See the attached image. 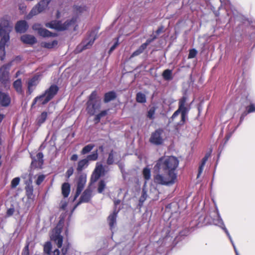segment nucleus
<instances>
[{
	"label": "nucleus",
	"mask_w": 255,
	"mask_h": 255,
	"mask_svg": "<svg viewBox=\"0 0 255 255\" xmlns=\"http://www.w3.org/2000/svg\"><path fill=\"white\" fill-rule=\"evenodd\" d=\"M10 17L5 15L0 19V58L3 60L5 58V46L9 40V33L12 29V24L10 22Z\"/></svg>",
	"instance_id": "nucleus-1"
},
{
	"label": "nucleus",
	"mask_w": 255,
	"mask_h": 255,
	"mask_svg": "<svg viewBox=\"0 0 255 255\" xmlns=\"http://www.w3.org/2000/svg\"><path fill=\"white\" fill-rule=\"evenodd\" d=\"M179 165V160L174 156L164 157L159 158L154 166L155 171H159L162 170L164 172L174 176H177L175 170Z\"/></svg>",
	"instance_id": "nucleus-2"
},
{
	"label": "nucleus",
	"mask_w": 255,
	"mask_h": 255,
	"mask_svg": "<svg viewBox=\"0 0 255 255\" xmlns=\"http://www.w3.org/2000/svg\"><path fill=\"white\" fill-rule=\"evenodd\" d=\"M59 90V88L57 85L52 84L42 94L36 97L33 99L31 107H33L37 103H38L39 106L46 105L54 98Z\"/></svg>",
	"instance_id": "nucleus-3"
},
{
	"label": "nucleus",
	"mask_w": 255,
	"mask_h": 255,
	"mask_svg": "<svg viewBox=\"0 0 255 255\" xmlns=\"http://www.w3.org/2000/svg\"><path fill=\"white\" fill-rule=\"evenodd\" d=\"M86 105V111L90 116H94L97 111L101 109V99L98 95L97 91L94 90L89 96Z\"/></svg>",
	"instance_id": "nucleus-4"
},
{
	"label": "nucleus",
	"mask_w": 255,
	"mask_h": 255,
	"mask_svg": "<svg viewBox=\"0 0 255 255\" xmlns=\"http://www.w3.org/2000/svg\"><path fill=\"white\" fill-rule=\"evenodd\" d=\"M153 175V181L156 184L172 186L177 181V176L171 175L167 172L160 173L159 171Z\"/></svg>",
	"instance_id": "nucleus-5"
},
{
	"label": "nucleus",
	"mask_w": 255,
	"mask_h": 255,
	"mask_svg": "<svg viewBox=\"0 0 255 255\" xmlns=\"http://www.w3.org/2000/svg\"><path fill=\"white\" fill-rule=\"evenodd\" d=\"M187 98L186 96L181 97L178 103V109L173 114L171 118L173 120L181 113V119L178 125H183L185 123L186 116L188 112V108L185 106Z\"/></svg>",
	"instance_id": "nucleus-6"
},
{
	"label": "nucleus",
	"mask_w": 255,
	"mask_h": 255,
	"mask_svg": "<svg viewBox=\"0 0 255 255\" xmlns=\"http://www.w3.org/2000/svg\"><path fill=\"white\" fill-rule=\"evenodd\" d=\"M76 19L72 18L71 19H68L63 23L60 21L53 20L50 22L46 23L45 26L47 27L54 29L58 31H63L67 29L72 24L75 22Z\"/></svg>",
	"instance_id": "nucleus-7"
},
{
	"label": "nucleus",
	"mask_w": 255,
	"mask_h": 255,
	"mask_svg": "<svg viewBox=\"0 0 255 255\" xmlns=\"http://www.w3.org/2000/svg\"><path fill=\"white\" fill-rule=\"evenodd\" d=\"M165 140L164 131L162 128H158L151 132L149 142L156 146L162 145Z\"/></svg>",
	"instance_id": "nucleus-8"
},
{
	"label": "nucleus",
	"mask_w": 255,
	"mask_h": 255,
	"mask_svg": "<svg viewBox=\"0 0 255 255\" xmlns=\"http://www.w3.org/2000/svg\"><path fill=\"white\" fill-rule=\"evenodd\" d=\"M98 158V151L96 150L92 154L87 156L86 158L80 160L77 164V170L78 172H81L89 165V161H95Z\"/></svg>",
	"instance_id": "nucleus-9"
},
{
	"label": "nucleus",
	"mask_w": 255,
	"mask_h": 255,
	"mask_svg": "<svg viewBox=\"0 0 255 255\" xmlns=\"http://www.w3.org/2000/svg\"><path fill=\"white\" fill-rule=\"evenodd\" d=\"M213 202H215L214 200ZM214 204L215 206V210L213 212L211 213L210 218V219H208V224L218 226L224 231V227H226L225 225L219 215L216 203H214Z\"/></svg>",
	"instance_id": "nucleus-10"
},
{
	"label": "nucleus",
	"mask_w": 255,
	"mask_h": 255,
	"mask_svg": "<svg viewBox=\"0 0 255 255\" xmlns=\"http://www.w3.org/2000/svg\"><path fill=\"white\" fill-rule=\"evenodd\" d=\"M52 0H41L36 4L31 10L28 16L31 18L42 12L47 7L49 3Z\"/></svg>",
	"instance_id": "nucleus-11"
},
{
	"label": "nucleus",
	"mask_w": 255,
	"mask_h": 255,
	"mask_svg": "<svg viewBox=\"0 0 255 255\" xmlns=\"http://www.w3.org/2000/svg\"><path fill=\"white\" fill-rule=\"evenodd\" d=\"M12 65V62H10L7 64L3 65L0 68V82L2 84H6L9 80V71Z\"/></svg>",
	"instance_id": "nucleus-12"
},
{
	"label": "nucleus",
	"mask_w": 255,
	"mask_h": 255,
	"mask_svg": "<svg viewBox=\"0 0 255 255\" xmlns=\"http://www.w3.org/2000/svg\"><path fill=\"white\" fill-rule=\"evenodd\" d=\"M32 29L35 31H37L38 34L43 37H56L57 36V33L51 32L48 30L42 28L41 24L39 23L33 24Z\"/></svg>",
	"instance_id": "nucleus-13"
},
{
	"label": "nucleus",
	"mask_w": 255,
	"mask_h": 255,
	"mask_svg": "<svg viewBox=\"0 0 255 255\" xmlns=\"http://www.w3.org/2000/svg\"><path fill=\"white\" fill-rule=\"evenodd\" d=\"M86 183V175L81 174L77 178V188L73 201L75 200L81 194Z\"/></svg>",
	"instance_id": "nucleus-14"
},
{
	"label": "nucleus",
	"mask_w": 255,
	"mask_h": 255,
	"mask_svg": "<svg viewBox=\"0 0 255 255\" xmlns=\"http://www.w3.org/2000/svg\"><path fill=\"white\" fill-rule=\"evenodd\" d=\"M62 232V228H56L55 229V233L51 237V240L54 242L58 248H61L62 246L63 238L61 235Z\"/></svg>",
	"instance_id": "nucleus-15"
},
{
	"label": "nucleus",
	"mask_w": 255,
	"mask_h": 255,
	"mask_svg": "<svg viewBox=\"0 0 255 255\" xmlns=\"http://www.w3.org/2000/svg\"><path fill=\"white\" fill-rule=\"evenodd\" d=\"M92 197V190L91 188H87L82 193L81 196L79 201L75 206L74 208H76L79 205L82 203H88Z\"/></svg>",
	"instance_id": "nucleus-16"
},
{
	"label": "nucleus",
	"mask_w": 255,
	"mask_h": 255,
	"mask_svg": "<svg viewBox=\"0 0 255 255\" xmlns=\"http://www.w3.org/2000/svg\"><path fill=\"white\" fill-rule=\"evenodd\" d=\"M36 159L35 158L32 159L31 166L34 168H42L44 163L43 153L42 152H38L36 154Z\"/></svg>",
	"instance_id": "nucleus-17"
},
{
	"label": "nucleus",
	"mask_w": 255,
	"mask_h": 255,
	"mask_svg": "<svg viewBox=\"0 0 255 255\" xmlns=\"http://www.w3.org/2000/svg\"><path fill=\"white\" fill-rule=\"evenodd\" d=\"M120 210L121 208L118 209H114L113 213L111 214L107 218V221L108 222L109 225L111 230H112L116 225L118 214L119 213Z\"/></svg>",
	"instance_id": "nucleus-18"
},
{
	"label": "nucleus",
	"mask_w": 255,
	"mask_h": 255,
	"mask_svg": "<svg viewBox=\"0 0 255 255\" xmlns=\"http://www.w3.org/2000/svg\"><path fill=\"white\" fill-rule=\"evenodd\" d=\"M28 28L27 22L24 20L18 21L15 25V30L16 32L23 33L25 32Z\"/></svg>",
	"instance_id": "nucleus-19"
},
{
	"label": "nucleus",
	"mask_w": 255,
	"mask_h": 255,
	"mask_svg": "<svg viewBox=\"0 0 255 255\" xmlns=\"http://www.w3.org/2000/svg\"><path fill=\"white\" fill-rule=\"evenodd\" d=\"M11 103V98L8 94L0 91V106L3 107H8Z\"/></svg>",
	"instance_id": "nucleus-20"
},
{
	"label": "nucleus",
	"mask_w": 255,
	"mask_h": 255,
	"mask_svg": "<svg viewBox=\"0 0 255 255\" xmlns=\"http://www.w3.org/2000/svg\"><path fill=\"white\" fill-rule=\"evenodd\" d=\"M20 40L25 44L33 45L37 42L36 38L29 34H24L21 36Z\"/></svg>",
	"instance_id": "nucleus-21"
},
{
	"label": "nucleus",
	"mask_w": 255,
	"mask_h": 255,
	"mask_svg": "<svg viewBox=\"0 0 255 255\" xmlns=\"http://www.w3.org/2000/svg\"><path fill=\"white\" fill-rule=\"evenodd\" d=\"M117 96L116 93L114 91H110L106 93L104 96V102L105 103H108L111 101L114 100L116 99Z\"/></svg>",
	"instance_id": "nucleus-22"
},
{
	"label": "nucleus",
	"mask_w": 255,
	"mask_h": 255,
	"mask_svg": "<svg viewBox=\"0 0 255 255\" xmlns=\"http://www.w3.org/2000/svg\"><path fill=\"white\" fill-rule=\"evenodd\" d=\"M62 194L64 198L68 197L70 192V185L68 182H64L61 186Z\"/></svg>",
	"instance_id": "nucleus-23"
},
{
	"label": "nucleus",
	"mask_w": 255,
	"mask_h": 255,
	"mask_svg": "<svg viewBox=\"0 0 255 255\" xmlns=\"http://www.w3.org/2000/svg\"><path fill=\"white\" fill-rule=\"evenodd\" d=\"M13 87L18 94H22L23 93L21 79L15 80L13 83Z\"/></svg>",
	"instance_id": "nucleus-24"
},
{
	"label": "nucleus",
	"mask_w": 255,
	"mask_h": 255,
	"mask_svg": "<svg viewBox=\"0 0 255 255\" xmlns=\"http://www.w3.org/2000/svg\"><path fill=\"white\" fill-rule=\"evenodd\" d=\"M96 39V37L95 36L93 39H90L86 43H85V41H83L82 43V45H79L78 47V48H79L81 46H82V48L79 51V52H82L84 50L90 48L94 44Z\"/></svg>",
	"instance_id": "nucleus-25"
},
{
	"label": "nucleus",
	"mask_w": 255,
	"mask_h": 255,
	"mask_svg": "<svg viewBox=\"0 0 255 255\" xmlns=\"http://www.w3.org/2000/svg\"><path fill=\"white\" fill-rule=\"evenodd\" d=\"M26 195L28 199H31L33 196V187L31 182L25 187Z\"/></svg>",
	"instance_id": "nucleus-26"
},
{
	"label": "nucleus",
	"mask_w": 255,
	"mask_h": 255,
	"mask_svg": "<svg viewBox=\"0 0 255 255\" xmlns=\"http://www.w3.org/2000/svg\"><path fill=\"white\" fill-rule=\"evenodd\" d=\"M142 175L146 183L151 179V170L147 167H144L142 170Z\"/></svg>",
	"instance_id": "nucleus-27"
},
{
	"label": "nucleus",
	"mask_w": 255,
	"mask_h": 255,
	"mask_svg": "<svg viewBox=\"0 0 255 255\" xmlns=\"http://www.w3.org/2000/svg\"><path fill=\"white\" fill-rule=\"evenodd\" d=\"M47 118V113L46 112H43L41 115L37 119V124L38 126H40L43 124Z\"/></svg>",
	"instance_id": "nucleus-28"
},
{
	"label": "nucleus",
	"mask_w": 255,
	"mask_h": 255,
	"mask_svg": "<svg viewBox=\"0 0 255 255\" xmlns=\"http://www.w3.org/2000/svg\"><path fill=\"white\" fill-rule=\"evenodd\" d=\"M136 101L138 103L143 104L146 102V96L144 94L139 92L136 94Z\"/></svg>",
	"instance_id": "nucleus-29"
},
{
	"label": "nucleus",
	"mask_w": 255,
	"mask_h": 255,
	"mask_svg": "<svg viewBox=\"0 0 255 255\" xmlns=\"http://www.w3.org/2000/svg\"><path fill=\"white\" fill-rule=\"evenodd\" d=\"M58 44V41L56 40L52 41L51 42H42L41 45L42 47L52 49Z\"/></svg>",
	"instance_id": "nucleus-30"
},
{
	"label": "nucleus",
	"mask_w": 255,
	"mask_h": 255,
	"mask_svg": "<svg viewBox=\"0 0 255 255\" xmlns=\"http://www.w3.org/2000/svg\"><path fill=\"white\" fill-rule=\"evenodd\" d=\"M147 48L146 46L143 43L137 49L134 51L130 56V58L138 56L143 52L144 50Z\"/></svg>",
	"instance_id": "nucleus-31"
},
{
	"label": "nucleus",
	"mask_w": 255,
	"mask_h": 255,
	"mask_svg": "<svg viewBox=\"0 0 255 255\" xmlns=\"http://www.w3.org/2000/svg\"><path fill=\"white\" fill-rule=\"evenodd\" d=\"M95 147L94 144H89L85 146L81 151V154L82 155H85L89 153Z\"/></svg>",
	"instance_id": "nucleus-32"
},
{
	"label": "nucleus",
	"mask_w": 255,
	"mask_h": 255,
	"mask_svg": "<svg viewBox=\"0 0 255 255\" xmlns=\"http://www.w3.org/2000/svg\"><path fill=\"white\" fill-rule=\"evenodd\" d=\"M164 80L169 81L172 79V71L170 69L165 70L162 74Z\"/></svg>",
	"instance_id": "nucleus-33"
},
{
	"label": "nucleus",
	"mask_w": 255,
	"mask_h": 255,
	"mask_svg": "<svg viewBox=\"0 0 255 255\" xmlns=\"http://www.w3.org/2000/svg\"><path fill=\"white\" fill-rule=\"evenodd\" d=\"M207 160V153L205 155L204 158L202 159V163L199 167L197 178H198L200 176V174L202 173V172L203 171V167L205 166Z\"/></svg>",
	"instance_id": "nucleus-34"
},
{
	"label": "nucleus",
	"mask_w": 255,
	"mask_h": 255,
	"mask_svg": "<svg viewBox=\"0 0 255 255\" xmlns=\"http://www.w3.org/2000/svg\"><path fill=\"white\" fill-rule=\"evenodd\" d=\"M38 76H34L30 80H29L28 82V86H29V87L36 86L38 84Z\"/></svg>",
	"instance_id": "nucleus-35"
},
{
	"label": "nucleus",
	"mask_w": 255,
	"mask_h": 255,
	"mask_svg": "<svg viewBox=\"0 0 255 255\" xmlns=\"http://www.w3.org/2000/svg\"><path fill=\"white\" fill-rule=\"evenodd\" d=\"M52 245L50 242H47L44 245V252L47 255H50L51 253Z\"/></svg>",
	"instance_id": "nucleus-36"
},
{
	"label": "nucleus",
	"mask_w": 255,
	"mask_h": 255,
	"mask_svg": "<svg viewBox=\"0 0 255 255\" xmlns=\"http://www.w3.org/2000/svg\"><path fill=\"white\" fill-rule=\"evenodd\" d=\"M155 111L156 108L155 107H151L147 111V117L150 120H153L155 118Z\"/></svg>",
	"instance_id": "nucleus-37"
},
{
	"label": "nucleus",
	"mask_w": 255,
	"mask_h": 255,
	"mask_svg": "<svg viewBox=\"0 0 255 255\" xmlns=\"http://www.w3.org/2000/svg\"><path fill=\"white\" fill-rule=\"evenodd\" d=\"M106 183L104 181V180H100L98 183V186L97 189L98 192L99 193H102L106 188Z\"/></svg>",
	"instance_id": "nucleus-38"
},
{
	"label": "nucleus",
	"mask_w": 255,
	"mask_h": 255,
	"mask_svg": "<svg viewBox=\"0 0 255 255\" xmlns=\"http://www.w3.org/2000/svg\"><path fill=\"white\" fill-rule=\"evenodd\" d=\"M116 152L113 150H112L111 152L109 154L107 160V163L108 165H112L114 162V153Z\"/></svg>",
	"instance_id": "nucleus-39"
},
{
	"label": "nucleus",
	"mask_w": 255,
	"mask_h": 255,
	"mask_svg": "<svg viewBox=\"0 0 255 255\" xmlns=\"http://www.w3.org/2000/svg\"><path fill=\"white\" fill-rule=\"evenodd\" d=\"M94 171L100 174L101 176L104 175L105 173V170L102 164L96 166Z\"/></svg>",
	"instance_id": "nucleus-40"
},
{
	"label": "nucleus",
	"mask_w": 255,
	"mask_h": 255,
	"mask_svg": "<svg viewBox=\"0 0 255 255\" xmlns=\"http://www.w3.org/2000/svg\"><path fill=\"white\" fill-rule=\"evenodd\" d=\"M71 247L70 243L67 241L61 249L62 255H66Z\"/></svg>",
	"instance_id": "nucleus-41"
},
{
	"label": "nucleus",
	"mask_w": 255,
	"mask_h": 255,
	"mask_svg": "<svg viewBox=\"0 0 255 255\" xmlns=\"http://www.w3.org/2000/svg\"><path fill=\"white\" fill-rule=\"evenodd\" d=\"M224 231L226 233V235H227V236L228 237L230 242H231L233 246V248H234V251L235 252V253H236V252H238L235 244H234V243L232 240V238L231 237V236H230V233L229 232H228V230L227 229V228L226 227H224Z\"/></svg>",
	"instance_id": "nucleus-42"
},
{
	"label": "nucleus",
	"mask_w": 255,
	"mask_h": 255,
	"mask_svg": "<svg viewBox=\"0 0 255 255\" xmlns=\"http://www.w3.org/2000/svg\"><path fill=\"white\" fill-rule=\"evenodd\" d=\"M147 197V194L146 191L144 189H143L141 193V196L139 200V203L142 204L146 199Z\"/></svg>",
	"instance_id": "nucleus-43"
},
{
	"label": "nucleus",
	"mask_w": 255,
	"mask_h": 255,
	"mask_svg": "<svg viewBox=\"0 0 255 255\" xmlns=\"http://www.w3.org/2000/svg\"><path fill=\"white\" fill-rule=\"evenodd\" d=\"M101 176L100 174L97 173L94 171L91 177V182L92 183L96 182Z\"/></svg>",
	"instance_id": "nucleus-44"
},
{
	"label": "nucleus",
	"mask_w": 255,
	"mask_h": 255,
	"mask_svg": "<svg viewBox=\"0 0 255 255\" xmlns=\"http://www.w3.org/2000/svg\"><path fill=\"white\" fill-rule=\"evenodd\" d=\"M20 178L19 177H15L13 178L11 182V187L12 188H15L19 183Z\"/></svg>",
	"instance_id": "nucleus-45"
},
{
	"label": "nucleus",
	"mask_w": 255,
	"mask_h": 255,
	"mask_svg": "<svg viewBox=\"0 0 255 255\" xmlns=\"http://www.w3.org/2000/svg\"><path fill=\"white\" fill-rule=\"evenodd\" d=\"M197 54V51L194 49L189 50V52L188 56V59H192L195 58Z\"/></svg>",
	"instance_id": "nucleus-46"
},
{
	"label": "nucleus",
	"mask_w": 255,
	"mask_h": 255,
	"mask_svg": "<svg viewBox=\"0 0 255 255\" xmlns=\"http://www.w3.org/2000/svg\"><path fill=\"white\" fill-rule=\"evenodd\" d=\"M246 110L247 114H250L255 112V104L251 103L250 105L246 107Z\"/></svg>",
	"instance_id": "nucleus-47"
},
{
	"label": "nucleus",
	"mask_w": 255,
	"mask_h": 255,
	"mask_svg": "<svg viewBox=\"0 0 255 255\" xmlns=\"http://www.w3.org/2000/svg\"><path fill=\"white\" fill-rule=\"evenodd\" d=\"M45 178V175L43 174L40 175L38 176L35 181V183L37 185H40Z\"/></svg>",
	"instance_id": "nucleus-48"
},
{
	"label": "nucleus",
	"mask_w": 255,
	"mask_h": 255,
	"mask_svg": "<svg viewBox=\"0 0 255 255\" xmlns=\"http://www.w3.org/2000/svg\"><path fill=\"white\" fill-rule=\"evenodd\" d=\"M151 36L152 37L151 38L147 39L146 42L143 43L146 47L148 46V45H149L150 43L153 42L155 39L157 38L156 35H151Z\"/></svg>",
	"instance_id": "nucleus-49"
},
{
	"label": "nucleus",
	"mask_w": 255,
	"mask_h": 255,
	"mask_svg": "<svg viewBox=\"0 0 255 255\" xmlns=\"http://www.w3.org/2000/svg\"><path fill=\"white\" fill-rule=\"evenodd\" d=\"M74 170L73 167H70L66 172V177L67 178H69L73 174Z\"/></svg>",
	"instance_id": "nucleus-50"
},
{
	"label": "nucleus",
	"mask_w": 255,
	"mask_h": 255,
	"mask_svg": "<svg viewBox=\"0 0 255 255\" xmlns=\"http://www.w3.org/2000/svg\"><path fill=\"white\" fill-rule=\"evenodd\" d=\"M119 44V38H117L116 41L115 42L114 45L110 48L109 50V53L113 52Z\"/></svg>",
	"instance_id": "nucleus-51"
},
{
	"label": "nucleus",
	"mask_w": 255,
	"mask_h": 255,
	"mask_svg": "<svg viewBox=\"0 0 255 255\" xmlns=\"http://www.w3.org/2000/svg\"><path fill=\"white\" fill-rule=\"evenodd\" d=\"M22 255H29L28 245H27L23 249Z\"/></svg>",
	"instance_id": "nucleus-52"
},
{
	"label": "nucleus",
	"mask_w": 255,
	"mask_h": 255,
	"mask_svg": "<svg viewBox=\"0 0 255 255\" xmlns=\"http://www.w3.org/2000/svg\"><path fill=\"white\" fill-rule=\"evenodd\" d=\"M107 114H108V110H103V111H102L101 112H100L97 115L99 117V118L101 119L102 118L105 117Z\"/></svg>",
	"instance_id": "nucleus-53"
},
{
	"label": "nucleus",
	"mask_w": 255,
	"mask_h": 255,
	"mask_svg": "<svg viewBox=\"0 0 255 255\" xmlns=\"http://www.w3.org/2000/svg\"><path fill=\"white\" fill-rule=\"evenodd\" d=\"M14 212V208H10L9 209H8L7 210V212H6V215L7 216H12L13 213Z\"/></svg>",
	"instance_id": "nucleus-54"
},
{
	"label": "nucleus",
	"mask_w": 255,
	"mask_h": 255,
	"mask_svg": "<svg viewBox=\"0 0 255 255\" xmlns=\"http://www.w3.org/2000/svg\"><path fill=\"white\" fill-rule=\"evenodd\" d=\"M164 32V27L163 26H160L158 28V29L156 30L155 33L157 35H159L160 33Z\"/></svg>",
	"instance_id": "nucleus-55"
},
{
	"label": "nucleus",
	"mask_w": 255,
	"mask_h": 255,
	"mask_svg": "<svg viewBox=\"0 0 255 255\" xmlns=\"http://www.w3.org/2000/svg\"><path fill=\"white\" fill-rule=\"evenodd\" d=\"M114 206H115L114 209H117V206L121 203V200L120 199L115 200L114 201Z\"/></svg>",
	"instance_id": "nucleus-56"
},
{
	"label": "nucleus",
	"mask_w": 255,
	"mask_h": 255,
	"mask_svg": "<svg viewBox=\"0 0 255 255\" xmlns=\"http://www.w3.org/2000/svg\"><path fill=\"white\" fill-rule=\"evenodd\" d=\"M67 206V203L66 202H64L62 203L61 205H60V209H61L63 210H65L66 209V208Z\"/></svg>",
	"instance_id": "nucleus-57"
},
{
	"label": "nucleus",
	"mask_w": 255,
	"mask_h": 255,
	"mask_svg": "<svg viewBox=\"0 0 255 255\" xmlns=\"http://www.w3.org/2000/svg\"><path fill=\"white\" fill-rule=\"evenodd\" d=\"M78 155L76 154L72 155L70 158V160L72 161H76L78 159Z\"/></svg>",
	"instance_id": "nucleus-58"
},
{
	"label": "nucleus",
	"mask_w": 255,
	"mask_h": 255,
	"mask_svg": "<svg viewBox=\"0 0 255 255\" xmlns=\"http://www.w3.org/2000/svg\"><path fill=\"white\" fill-rule=\"evenodd\" d=\"M101 118H99V117L98 116V115H96V116L94 118V122L96 124H98L100 122Z\"/></svg>",
	"instance_id": "nucleus-59"
},
{
	"label": "nucleus",
	"mask_w": 255,
	"mask_h": 255,
	"mask_svg": "<svg viewBox=\"0 0 255 255\" xmlns=\"http://www.w3.org/2000/svg\"><path fill=\"white\" fill-rule=\"evenodd\" d=\"M247 114H248L247 112H245L244 113L242 114L240 118V123H241L244 120L245 116H246Z\"/></svg>",
	"instance_id": "nucleus-60"
},
{
	"label": "nucleus",
	"mask_w": 255,
	"mask_h": 255,
	"mask_svg": "<svg viewBox=\"0 0 255 255\" xmlns=\"http://www.w3.org/2000/svg\"><path fill=\"white\" fill-rule=\"evenodd\" d=\"M32 87H29V86L27 87V93L28 95H30L32 92L33 90L32 89Z\"/></svg>",
	"instance_id": "nucleus-61"
},
{
	"label": "nucleus",
	"mask_w": 255,
	"mask_h": 255,
	"mask_svg": "<svg viewBox=\"0 0 255 255\" xmlns=\"http://www.w3.org/2000/svg\"><path fill=\"white\" fill-rule=\"evenodd\" d=\"M53 255H60V251L58 249H56L53 252Z\"/></svg>",
	"instance_id": "nucleus-62"
},
{
	"label": "nucleus",
	"mask_w": 255,
	"mask_h": 255,
	"mask_svg": "<svg viewBox=\"0 0 255 255\" xmlns=\"http://www.w3.org/2000/svg\"><path fill=\"white\" fill-rule=\"evenodd\" d=\"M4 117V115L0 114V123H1Z\"/></svg>",
	"instance_id": "nucleus-63"
},
{
	"label": "nucleus",
	"mask_w": 255,
	"mask_h": 255,
	"mask_svg": "<svg viewBox=\"0 0 255 255\" xmlns=\"http://www.w3.org/2000/svg\"><path fill=\"white\" fill-rule=\"evenodd\" d=\"M20 74H21L20 71H18L16 73V74H15V77L16 78V77H18V76Z\"/></svg>",
	"instance_id": "nucleus-64"
}]
</instances>
